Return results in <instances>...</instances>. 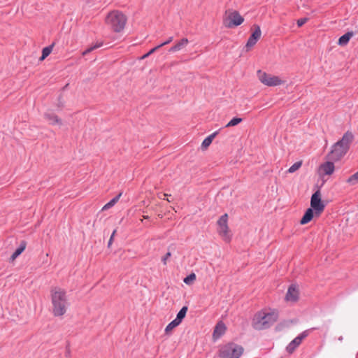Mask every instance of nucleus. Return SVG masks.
Here are the masks:
<instances>
[{
    "instance_id": "nucleus-1",
    "label": "nucleus",
    "mask_w": 358,
    "mask_h": 358,
    "mask_svg": "<svg viewBox=\"0 0 358 358\" xmlns=\"http://www.w3.org/2000/svg\"><path fill=\"white\" fill-rule=\"evenodd\" d=\"M325 180H322L321 184H315L314 186L315 192L312 194L310 198V207L308 208L304 213L302 218L300 220V224L303 225L310 222L314 215L320 216L325 208V204L322 200V195L320 189L323 187Z\"/></svg>"
},
{
    "instance_id": "nucleus-2",
    "label": "nucleus",
    "mask_w": 358,
    "mask_h": 358,
    "mask_svg": "<svg viewBox=\"0 0 358 358\" xmlns=\"http://www.w3.org/2000/svg\"><path fill=\"white\" fill-rule=\"evenodd\" d=\"M51 300L54 315L62 316L64 315L67 306L66 292L59 287L52 288L51 289Z\"/></svg>"
},
{
    "instance_id": "nucleus-3",
    "label": "nucleus",
    "mask_w": 358,
    "mask_h": 358,
    "mask_svg": "<svg viewBox=\"0 0 358 358\" xmlns=\"http://www.w3.org/2000/svg\"><path fill=\"white\" fill-rule=\"evenodd\" d=\"M278 318V313L272 311L271 313H265L264 312H259L255 314L252 326L255 329L262 330L269 328Z\"/></svg>"
},
{
    "instance_id": "nucleus-4",
    "label": "nucleus",
    "mask_w": 358,
    "mask_h": 358,
    "mask_svg": "<svg viewBox=\"0 0 358 358\" xmlns=\"http://www.w3.org/2000/svg\"><path fill=\"white\" fill-rule=\"evenodd\" d=\"M127 17L120 11L113 10L106 17V23L115 32H120L125 27Z\"/></svg>"
},
{
    "instance_id": "nucleus-5",
    "label": "nucleus",
    "mask_w": 358,
    "mask_h": 358,
    "mask_svg": "<svg viewBox=\"0 0 358 358\" xmlns=\"http://www.w3.org/2000/svg\"><path fill=\"white\" fill-rule=\"evenodd\" d=\"M244 22V18L237 10L228 9L223 15L222 22L227 28H234L241 25Z\"/></svg>"
},
{
    "instance_id": "nucleus-6",
    "label": "nucleus",
    "mask_w": 358,
    "mask_h": 358,
    "mask_svg": "<svg viewBox=\"0 0 358 358\" xmlns=\"http://www.w3.org/2000/svg\"><path fill=\"white\" fill-rule=\"evenodd\" d=\"M243 351L244 349L241 345L230 343L220 349L219 355L221 358H239Z\"/></svg>"
},
{
    "instance_id": "nucleus-7",
    "label": "nucleus",
    "mask_w": 358,
    "mask_h": 358,
    "mask_svg": "<svg viewBox=\"0 0 358 358\" xmlns=\"http://www.w3.org/2000/svg\"><path fill=\"white\" fill-rule=\"evenodd\" d=\"M217 233L225 242H229L231 239V234L228 227V215L224 213L217 222Z\"/></svg>"
},
{
    "instance_id": "nucleus-8",
    "label": "nucleus",
    "mask_w": 358,
    "mask_h": 358,
    "mask_svg": "<svg viewBox=\"0 0 358 358\" xmlns=\"http://www.w3.org/2000/svg\"><path fill=\"white\" fill-rule=\"evenodd\" d=\"M257 73L260 82L266 86H278L284 83L278 76L268 74L261 70H258Z\"/></svg>"
},
{
    "instance_id": "nucleus-9",
    "label": "nucleus",
    "mask_w": 358,
    "mask_h": 358,
    "mask_svg": "<svg viewBox=\"0 0 358 358\" xmlns=\"http://www.w3.org/2000/svg\"><path fill=\"white\" fill-rule=\"evenodd\" d=\"M348 150L341 145H338L336 143L332 146L331 152L328 154V158L330 160L338 161L348 152Z\"/></svg>"
},
{
    "instance_id": "nucleus-10",
    "label": "nucleus",
    "mask_w": 358,
    "mask_h": 358,
    "mask_svg": "<svg viewBox=\"0 0 358 358\" xmlns=\"http://www.w3.org/2000/svg\"><path fill=\"white\" fill-rule=\"evenodd\" d=\"M252 28L254 29V31L249 37L245 45L247 50H249L252 47H253L261 38L262 31L260 27L257 24H254Z\"/></svg>"
},
{
    "instance_id": "nucleus-11",
    "label": "nucleus",
    "mask_w": 358,
    "mask_h": 358,
    "mask_svg": "<svg viewBox=\"0 0 358 358\" xmlns=\"http://www.w3.org/2000/svg\"><path fill=\"white\" fill-rule=\"evenodd\" d=\"M308 336L307 331H303L298 336H296L293 341H292L286 348V350L289 354H292L294 352L296 348L301 344L302 341Z\"/></svg>"
},
{
    "instance_id": "nucleus-12",
    "label": "nucleus",
    "mask_w": 358,
    "mask_h": 358,
    "mask_svg": "<svg viewBox=\"0 0 358 358\" xmlns=\"http://www.w3.org/2000/svg\"><path fill=\"white\" fill-rule=\"evenodd\" d=\"M353 140V134L351 131H348L343 134L341 139H340L336 143H338V145H341V146L344 147L348 150H349L350 144L352 143Z\"/></svg>"
},
{
    "instance_id": "nucleus-13",
    "label": "nucleus",
    "mask_w": 358,
    "mask_h": 358,
    "mask_svg": "<svg viewBox=\"0 0 358 358\" xmlns=\"http://www.w3.org/2000/svg\"><path fill=\"white\" fill-rule=\"evenodd\" d=\"M299 298V291L294 285H291L286 294L285 299L289 301H296Z\"/></svg>"
},
{
    "instance_id": "nucleus-14",
    "label": "nucleus",
    "mask_w": 358,
    "mask_h": 358,
    "mask_svg": "<svg viewBox=\"0 0 358 358\" xmlns=\"http://www.w3.org/2000/svg\"><path fill=\"white\" fill-rule=\"evenodd\" d=\"M334 171V165L331 162H327L320 165L319 171L320 173L331 175Z\"/></svg>"
},
{
    "instance_id": "nucleus-15",
    "label": "nucleus",
    "mask_w": 358,
    "mask_h": 358,
    "mask_svg": "<svg viewBox=\"0 0 358 358\" xmlns=\"http://www.w3.org/2000/svg\"><path fill=\"white\" fill-rule=\"evenodd\" d=\"M27 242L25 241H21L20 245L15 250V251L13 253V255L10 257V262H13L15 259L20 256L26 249Z\"/></svg>"
},
{
    "instance_id": "nucleus-16",
    "label": "nucleus",
    "mask_w": 358,
    "mask_h": 358,
    "mask_svg": "<svg viewBox=\"0 0 358 358\" xmlns=\"http://www.w3.org/2000/svg\"><path fill=\"white\" fill-rule=\"evenodd\" d=\"M225 331V324L222 322H220L216 324L213 336L215 338H218L224 334Z\"/></svg>"
},
{
    "instance_id": "nucleus-17",
    "label": "nucleus",
    "mask_w": 358,
    "mask_h": 358,
    "mask_svg": "<svg viewBox=\"0 0 358 358\" xmlns=\"http://www.w3.org/2000/svg\"><path fill=\"white\" fill-rule=\"evenodd\" d=\"M353 35L354 33L352 31L347 32L339 38L338 44L341 46L346 45Z\"/></svg>"
},
{
    "instance_id": "nucleus-18",
    "label": "nucleus",
    "mask_w": 358,
    "mask_h": 358,
    "mask_svg": "<svg viewBox=\"0 0 358 358\" xmlns=\"http://www.w3.org/2000/svg\"><path fill=\"white\" fill-rule=\"evenodd\" d=\"M54 45L55 43H52L42 50V55L39 59L40 61L44 60L52 52Z\"/></svg>"
},
{
    "instance_id": "nucleus-19",
    "label": "nucleus",
    "mask_w": 358,
    "mask_h": 358,
    "mask_svg": "<svg viewBox=\"0 0 358 358\" xmlns=\"http://www.w3.org/2000/svg\"><path fill=\"white\" fill-rule=\"evenodd\" d=\"M217 134H218V131H215V132L213 133L212 134H210V136H208L207 138H206L201 144L202 148L203 149L207 148L210 145L213 138L217 136Z\"/></svg>"
},
{
    "instance_id": "nucleus-20",
    "label": "nucleus",
    "mask_w": 358,
    "mask_h": 358,
    "mask_svg": "<svg viewBox=\"0 0 358 358\" xmlns=\"http://www.w3.org/2000/svg\"><path fill=\"white\" fill-rule=\"evenodd\" d=\"M121 196L122 193H120L117 196H115L109 202H108L106 204L103 206V207L102 208V210H106L113 207L119 201Z\"/></svg>"
},
{
    "instance_id": "nucleus-21",
    "label": "nucleus",
    "mask_w": 358,
    "mask_h": 358,
    "mask_svg": "<svg viewBox=\"0 0 358 358\" xmlns=\"http://www.w3.org/2000/svg\"><path fill=\"white\" fill-rule=\"evenodd\" d=\"M45 117L48 120L51 121L52 124H62V120L58 117L57 115L53 114V113H45Z\"/></svg>"
},
{
    "instance_id": "nucleus-22",
    "label": "nucleus",
    "mask_w": 358,
    "mask_h": 358,
    "mask_svg": "<svg viewBox=\"0 0 358 358\" xmlns=\"http://www.w3.org/2000/svg\"><path fill=\"white\" fill-rule=\"evenodd\" d=\"M188 308L187 306H183L180 311L178 313L176 320L180 322H182V320L185 317Z\"/></svg>"
},
{
    "instance_id": "nucleus-23",
    "label": "nucleus",
    "mask_w": 358,
    "mask_h": 358,
    "mask_svg": "<svg viewBox=\"0 0 358 358\" xmlns=\"http://www.w3.org/2000/svg\"><path fill=\"white\" fill-rule=\"evenodd\" d=\"M180 324V322H178L176 319L171 321L166 327L165 332L166 334H169L171 332L174 328L178 327Z\"/></svg>"
},
{
    "instance_id": "nucleus-24",
    "label": "nucleus",
    "mask_w": 358,
    "mask_h": 358,
    "mask_svg": "<svg viewBox=\"0 0 358 358\" xmlns=\"http://www.w3.org/2000/svg\"><path fill=\"white\" fill-rule=\"evenodd\" d=\"M243 121V119L241 117H234L225 126V127H230L237 125Z\"/></svg>"
},
{
    "instance_id": "nucleus-25",
    "label": "nucleus",
    "mask_w": 358,
    "mask_h": 358,
    "mask_svg": "<svg viewBox=\"0 0 358 358\" xmlns=\"http://www.w3.org/2000/svg\"><path fill=\"white\" fill-rule=\"evenodd\" d=\"M103 45V43L101 42V43H96L94 45L86 49L83 52V55L85 56L89 53H90L91 52H92L93 50L101 47Z\"/></svg>"
},
{
    "instance_id": "nucleus-26",
    "label": "nucleus",
    "mask_w": 358,
    "mask_h": 358,
    "mask_svg": "<svg viewBox=\"0 0 358 358\" xmlns=\"http://www.w3.org/2000/svg\"><path fill=\"white\" fill-rule=\"evenodd\" d=\"M196 280V275L194 273H190L186 276L183 281L187 285H191Z\"/></svg>"
},
{
    "instance_id": "nucleus-27",
    "label": "nucleus",
    "mask_w": 358,
    "mask_h": 358,
    "mask_svg": "<svg viewBox=\"0 0 358 358\" xmlns=\"http://www.w3.org/2000/svg\"><path fill=\"white\" fill-rule=\"evenodd\" d=\"M188 43V39L186 38H183L181 39L179 42H178L175 45L178 50H180L182 48H183L185 46H186Z\"/></svg>"
},
{
    "instance_id": "nucleus-28",
    "label": "nucleus",
    "mask_w": 358,
    "mask_h": 358,
    "mask_svg": "<svg viewBox=\"0 0 358 358\" xmlns=\"http://www.w3.org/2000/svg\"><path fill=\"white\" fill-rule=\"evenodd\" d=\"M302 165V162H295L288 170L287 172L289 173H294L296 170H298Z\"/></svg>"
},
{
    "instance_id": "nucleus-29",
    "label": "nucleus",
    "mask_w": 358,
    "mask_h": 358,
    "mask_svg": "<svg viewBox=\"0 0 358 358\" xmlns=\"http://www.w3.org/2000/svg\"><path fill=\"white\" fill-rule=\"evenodd\" d=\"M308 20V18L307 17H303V18H300L297 20V25L298 27H302L305 23L307 22V21Z\"/></svg>"
},
{
    "instance_id": "nucleus-30",
    "label": "nucleus",
    "mask_w": 358,
    "mask_h": 358,
    "mask_svg": "<svg viewBox=\"0 0 358 358\" xmlns=\"http://www.w3.org/2000/svg\"><path fill=\"white\" fill-rule=\"evenodd\" d=\"M171 256V253L170 252H168L162 259V262L164 263V264H166L167 259Z\"/></svg>"
},
{
    "instance_id": "nucleus-31",
    "label": "nucleus",
    "mask_w": 358,
    "mask_h": 358,
    "mask_svg": "<svg viewBox=\"0 0 358 358\" xmlns=\"http://www.w3.org/2000/svg\"><path fill=\"white\" fill-rule=\"evenodd\" d=\"M116 232H117V230H116V229H115V230L113 231V233H112V234H111V236H110V239H109V241H108V248H110V245H111V244H112V243H113V240L114 236H115V234H116Z\"/></svg>"
},
{
    "instance_id": "nucleus-32",
    "label": "nucleus",
    "mask_w": 358,
    "mask_h": 358,
    "mask_svg": "<svg viewBox=\"0 0 358 358\" xmlns=\"http://www.w3.org/2000/svg\"><path fill=\"white\" fill-rule=\"evenodd\" d=\"M173 39V36H170L166 41L163 42L162 43L159 44L161 47H163L167 44H169Z\"/></svg>"
},
{
    "instance_id": "nucleus-33",
    "label": "nucleus",
    "mask_w": 358,
    "mask_h": 358,
    "mask_svg": "<svg viewBox=\"0 0 358 358\" xmlns=\"http://www.w3.org/2000/svg\"><path fill=\"white\" fill-rule=\"evenodd\" d=\"M161 47L160 45H158L157 46L152 48L148 52V55H152V53H154L155 52H156L158 49H159Z\"/></svg>"
},
{
    "instance_id": "nucleus-34",
    "label": "nucleus",
    "mask_w": 358,
    "mask_h": 358,
    "mask_svg": "<svg viewBox=\"0 0 358 358\" xmlns=\"http://www.w3.org/2000/svg\"><path fill=\"white\" fill-rule=\"evenodd\" d=\"M348 179H358V171L352 175Z\"/></svg>"
},
{
    "instance_id": "nucleus-35",
    "label": "nucleus",
    "mask_w": 358,
    "mask_h": 358,
    "mask_svg": "<svg viewBox=\"0 0 358 358\" xmlns=\"http://www.w3.org/2000/svg\"><path fill=\"white\" fill-rule=\"evenodd\" d=\"M176 51H178V50H177V48H176V45L172 46V47L169 50V52H176Z\"/></svg>"
},
{
    "instance_id": "nucleus-36",
    "label": "nucleus",
    "mask_w": 358,
    "mask_h": 358,
    "mask_svg": "<svg viewBox=\"0 0 358 358\" xmlns=\"http://www.w3.org/2000/svg\"><path fill=\"white\" fill-rule=\"evenodd\" d=\"M358 180H348V182H350L352 185H355L356 183V182H357Z\"/></svg>"
},
{
    "instance_id": "nucleus-37",
    "label": "nucleus",
    "mask_w": 358,
    "mask_h": 358,
    "mask_svg": "<svg viewBox=\"0 0 358 358\" xmlns=\"http://www.w3.org/2000/svg\"><path fill=\"white\" fill-rule=\"evenodd\" d=\"M171 196V195H168V194H166V193L163 194V196H164V197H163V199H165V198H167V196ZM161 198L162 199V197H161Z\"/></svg>"
},
{
    "instance_id": "nucleus-38",
    "label": "nucleus",
    "mask_w": 358,
    "mask_h": 358,
    "mask_svg": "<svg viewBox=\"0 0 358 358\" xmlns=\"http://www.w3.org/2000/svg\"><path fill=\"white\" fill-rule=\"evenodd\" d=\"M150 55H148V53H146L145 55H144L141 58L142 59H145L146 57H148Z\"/></svg>"
},
{
    "instance_id": "nucleus-39",
    "label": "nucleus",
    "mask_w": 358,
    "mask_h": 358,
    "mask_svg": "<svg viewBox=\"0 0 358 358\" xmlns=\"http://www.w3.org/2000/svg\"><path fill=\"white\" fill-rule=\"evenodd\" d=\"M166 199H167V201L171 202L170 198H167Z\"/></svg>"
},
{
    "instance_id": "nucleus-40",
    "label": "nucleus",
    "mask_w": 358,
    "mask_h": 358,
    "mask_svg": "<svg viewBox=\"0 0 358 358\" xmlns=\"http://www.w3.org/2000/svg\"><path fill=\"white\" fill-rule=\"evenodd\" d=\"M166 199H167V201L171 202L170 198H167Z\"/></svg>"
}]
</instances>
